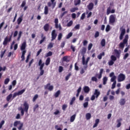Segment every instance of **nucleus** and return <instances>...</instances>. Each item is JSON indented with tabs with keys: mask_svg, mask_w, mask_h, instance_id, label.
<instances>
[{
	"mask_svg": "<svg viewBox=\"0 0 130 130\" xmlns=\"http://www.w3.org/2000/svg\"><path fill=\"white\" fill-rule=\"evenodd\" d=\"M117 122L118 124H117V127H120L121 126V121H122V118H120L117 120Z\"/></svg>",
	"mask_w": 130,
	"mask_h": 130,
	"instance_id": "nucleus-20",
	"label": "nucleus"
},
{
	"mask_svg": "<svg viewBox=\"0 0 130 130\" xmlns=\"http://www.w3.org/2000/svg\"><path fill=\"white\" fill-rule=\"evenodd\" d=\"M26 6V1H23L21 5V8H24Z\"/></svg>",
	"mask_w": 130,
	"mask_h": 130,
	"instance_id": "nucleus-57",
	"label": "nucleus"
},
{
	"mask_svg": "<svg viewBox=\"0 0 130 130\" xmlns=\"http://www.w3.org/2000/svg\"><path fill=\"white\" fill-rule=\"evenodd\" d=\"M109 22L111 24H113V23L115 22V15L112 14L110 15L109 17Z\"/></svg>",
	"mask_w": 130,
	"mask_h": 130,
	"instance_id": "nucleus-9",
	"label": "nucleus"
},
{
	"mask_svg": "<svg viewBox=\"0 0 130 130\" xmlns=\"http://www.w3.org/2000/svg\"><path fill=\"white\" fill-rule=\"evenodd\" d=\"M88 68V66H84L83 68H82L80 70V74L83 75V74H85V71H87V69Z\"/></svg>",
	"mask_w": 130,
	"mask_h": 130,
	"instance_id": "nucleus-13",
	"label": "nucleus"
},
{
	"mask_svg": "<svg viewBox=\"0 0 130 130\" xmlns=\"http://www.w3.org/2000/svg\"><path fill=\"white\" fill-rule=\"evenodd\" d=\"M70 56H65L62 58V61L63 62H70Z\"/></svg>",
	"mask_w": 130,
	"mask_h": 130,
	"instance_id": "nucleus-11",
	"label": "nucleus"
},
{
	"mask_svg": "<svg viewBox=\"0 0 130 130\" xmlns=\"http://www.w3.org/2000/svg\"><path fill=\"white\" fill-rule=\"evenodd\" d=\"M105 55V53L103 52L102 53H100L98 56V57L99 59H101L102 58V56H104Z\"/></svg>",
	"mask_w": 130,
	"mask_h": 130,
	"instance_id": "nucleus-29",
	"label": "nucleus"
},
{
	"mask_svg": "<svg viewBox=\"0 0 130 130\" xmlns=\"http://www.w3.org/2000/svg\"><path fill=\"white\" fill-rule=\"evenodd\" d=\"M25 54H26V50L22 51V55L21 56V61H24V60H25Z\"/></svg>",
	"mask_w": 130,
	"mask_h": 130,
	"instance_id": "nucleus-16",
	"label": "nucleus"
},
{
	"mask_svg": "<svg viewBox=\"0 0 130 130\" xmlns=\"http://www.w3.org/2000/svg\"><path fill=\"white\" fill-rule=\"evenodd\" d=\"M89 105V103L88 102H85L83 104V107L84 108H87V107H88V106Z\"/></svg>",
	"mask_w": 130,
	"mask_h": 130,
	"instance_id": "nucleus-53",
	"label": "nucleus"
},
{
	"mask_svg": "<svg viewBox=\"0 0 130 130\" xmlns=\"http://www.w3.org/2000/svg\"><path fill=\"white\" fill-rule=\"evenodd\" d=\"M78 63L76 62L75 63V71H78L79 70V67L77 65Z\"/></svg>",
	"mask_w": 130,
	"mask_h": 130,
	"instance_id": "nucleus-63",
	"label": "nucleus"
},
{
	"mask_svg": "<svg viewBox=\"0 0 130 130\" xmlns=\"http://www.w3.org/2000/svg\"><path fill=\"white\" fill-rule=\"evenodd\" d=\"M11 40H12V35L10 36L9 38L6 37L4 39V41L3 43V45H4V46H7V45H8V43H9V42H11Z\"/></svg>",
	"mask_w": 130,
	"mask_h": 130,
	"instance_id": "nucleus-3",
	"label": "nucleus"
},
{
	"mask_svg": "<svg viewBox=\"0 0 130 130\" xmlns=\"http://www.w3.org/2000/svg\"><path fill=\"white\" fill-rule=\"evenodd\" d=\"M31 56V55L30 54H28L26 57V59L25 60V62L28 63L29 61V59H30V56Z\"/></svg>",
	"mask_w": 130,
	"mask_h": 130,
	"instance_id": "nucleus-49",
	"label": "nucleus"
},
{
	"mask_svg": "<svg viewBox=\"0 0 130 130\" xmlns=\"http://www.w3.org/2000/svg\"><path fill=\"white\" fill-rule=\"evenodd\" d=\"M127 41H128V35H126L123 40V42H121L119 44V47H120V48H124V45L127 44Z\"/></svg>",
	"mask_w": 130,
	"mask_h": 130,
	"instance_id": "nucleus-1",
	"label": "nucleus"
},
{
	"mask_svg": "<svg viewBox=\"0 0 130 130\" xmlns=\"http://www.w3.org/2000/svg\"><path fill=\"white\" fill-rule=\"evenodd\" d=\"M25 91H26V89H23L20 91H19L17 92V93L18 94V96H20V95H22V94H23L25 92Z\"/></svg>",
	"mask_w": 130,
	"mask_h": 130,
	"instance_id": "nucleus-37",
	"label": "nucleus"
},
{
	"mask_svg": "<svg viewBox=\"0 0 130 130\" xmlns=\"http://www.w3.org/2000/svg\"><path fill=\"white\" fill-rule=\"evenodd\" d=\"M19 126L17 127L18 130H21L23 128V126H24V124L23 123H21L20 121H16L14 122V126L17 127V126L19 125Z\"/></svg>",
	"mask_w": 130,
	"mask_h": 130,
	"instance_id": "nucleus-2",
	"label": "nucleus"
},
{
	"mask_svg": "<svg viewBox=\"0 0 130 130\" xmlns=\"http://www.w3.org/2000/svg\"><path fill=\"white\" fill-rule=\"evenodd\" d=\"M76 114H74L72 115L70 118V122H74L75 121V119H76Z\"/></svg>",
	"mask_w": 130,
	"mask_h": 130,
	"instance_id": "nucleus-26",
	"label": "nucleus"
},
{
	"mask_svg": "<svg viewBox=\"0 0 130 130\" xmlns=\"http://www.w3.org/2000/svg\"><path fill=\"white\" fill-rule=\"evenodd\" d=\"M71 76H72V73H70L66 77V81H68L69 79H70Z\"/></svg>",
	"mask_w": 130,
	"mask_h": 130,
	"instance_id": "nucleus-44",
	"label": "nucleus"
},
{
	"mask_svg": "<svg viewBox=\"0 0 130 130\" xmlns=\"http://www.w3.org/2000/svg\"><path fill=\"white\" fill-rule=\"evenodd\" d=\"M67 108H68V105L64 104L62 106V110H63V111H64L66 110V109H67Z\"/></svg>",
	"mask_w": 130,
	"mask_h": 130,
	"instance_id": "nucleus-45",
	"label": "nucleus"
},
{
	"mask_svg": "<svg viewBox=\"0 0 130 130\" xmlns=\"http://www.w3.org/2000/svg\"><path fill=\"white\" fill-rule=\"evenodd\" d=\"M116 80V76H114L111 79V82H114Z\"/></svg>",
	"mask_w": 130,
	"mask_h": 130,
	"instance_id": "nucleus-62",
	"label": "nucleus"
},
{
	"mask_svg": "<svg viewBox=\"0 0 130 130\" xmlns=\"http://www.w3.org/2000/svg\"><path fill=\"white\" fill-rule=\"evenodd\" d=\"M78 10H79V8L78 7L73 8L71 9L70 12L71 13H75V11H78Z\"/></svg>",
	"mask_w": 130,
	"mask_h": 130,
	"instance_id": "nucleus-32",
	"label": "nucleus"
},
{
	"mask_svg": "<svg viewBox=\"0 0 130 130\" xmlns=\"http://www.w3.org/2000/svg\"><path fill=\"white\" fill-rule=\"evenodd\" d=\"M31 56V55L30 54H28L26 57V59L25 60V62L28 63L29 61V59H30V56Z\"/></svg>",
	"mask_w": 130,
	"mask_h": 130,
	"instance_id": "nucleus-50",
	"label": "nucleus"
},
{
	"mask_svg": "<svg viewBox=\"0 0 130 130\" xmlns=\"http://www.w3.org/2000/svg\"><path fill=\"white\" fill-rule=\"evenodd\" d=\"M44 30L47 32L49 30V24L47 23L44 26Z\"/></svg>",
	"mask_w": 130,
	"mask_h": 130,
	"instance_id": "nucleus-21",
	"label": "nucleus"
},
{
	"mask_svg": "<svg viewBox=\"0 0 130 130\" xmlns=\"http://www.w3.org/2000/svg\"><path fill=\"white\" fill-rule=\"evenodd\" d=\"M51 55H52V52L49 51L46 54L45 56L46 57H48L49 56H51Z\"/></svg>",
	"mask_w": 130,
	"mask_h": 130,
	"instance_id": "nucleus-43",
	"label": "nucleus"
},
{
	"mask_svg": "<svg viewBox=\"0 0 130 130\" xmlns=\"http://www.w3.org/2000/svg\"><path fill=\"white\" fill-rule=\"evenodd\" d=\"M6 50H5L4 51L1 52V54L0 55V56L1 58H3L4 57V55H5V53H6Z\"/></svg>",
	"mask_w": 130,
	"mask_h": 130,
	"instance_id": "nucleus-48",
	"label": "nucleus"
},
{
	"mask_svg": "<svg viewBox=\"0 0 130 130\" xmlns=\"http://www.w3.org/2000/svg\"><path fill=\"white\" fill-rule=\"evenodd\" d=\"M125 99H121L119 102L120 105H124L125 104Z\"/></svg>",
	"mask_w": 130,
	"mask_h": 130,
	"instance_id": "nucleus-25",
	"label": "nucleus"
},
{
	"mask_svg": "<svg viewBox=\"0 0 130 130\" xmlns=\"http://www.w3.org/2000/svg\"><path fill=\"white\" fill-rule=\"evenodd\" d=\"M83 90L84 93H88L89 92H90V87L87 86H85L83 87Z\"/></svg>",
	"mask_w": 130,
	"mask_h": 130,
	"instance_id": "nucleus-17",
	"label": "nucleus"
},
{
	"mask_svg": "<svg viewBox=\"0 0 130 130\" xmlns=\"http://www.w3.org/2000/svg\"><path fill=\"white\" fill-rule=\"evenodd\" d=\"M61 38H62V34L59 33L58 36V40H61Z\"/></svg>",
	"mask_w": 130,
	"mask_h": 130,
	"instance_id": "nucleus-55",
	"label": "nucleus"
},
{
	"mask_svg": "<svg viewBox=\"0 0 130 130\" xmlns=\"http://www.w3.org/2000/svg\"><path fill=\"white\" fill-rule=\"evenodd\" d=\"M108 64L110 66H113V64H114V61H112V60H110L108 62Z\"/></svg>",
	"mask_w": 130,
	"mask_h": 130,
	"instance_id": "nucleus-52",
	"label": "nucleus"
},
{
	"mask_svg": "<svg viewBox=\"0 0 130 130\" xmlns=\"http://www.w3.org/2000/svg\"><path fill=\"white\" fill-rule=\"evenodd\" d=\"M125 80V75L120 73L118 76V82H123Z\"/></svg>",
	"mask_w": 130,
	"mask_h": 130,
	"instance_id": "nucleus-5",
	"label": "nucleus"
},
{
	"mask_svg": "<svg viewBox=\"0 0 130 130\" xmlns=\"http://www.w3.org/2000/svg\"><path fill=\"white\" fill-rule=\"evenodd\" d=\"M113 7L112 6H109L108 8L107 9V15H109L110 14V11H111V9H113Z\"/></svg>",
	"mask_w": 130,
	"mask_h": 130,
	"instance_id": "nucleus-30",
	"label": "nucleus"
},
{
	"mask_svg": "<svg viewBox=\"0 0 130 130\" xmlns=\"http://www.w3.org/2000/svg\"><path fill=\"white\" fill-rule=\"evenodd\" d=\"M72 36H73V32H70L67 35L66 39H70Z\"/></svg>",
	"mask_w": 130,
	"mask_h": 130,
	"instance_id": "nucleus-36",
	"label": "nucleus"
},
{
	"mask_svg": "<svg viewBox=\"0 0 130 130\" xmlns=\"http://www.w3.org/2000/svg\"><path fill=\"white\" fill-rule=\"evenodd\" d=\"M22 21H23V17L20 16L17 19V24L18 25H20L21 23H22Z\"/></svg>",
	"mask_w": 130,
	"mask_h": 130,
	"instance_id": "nucleus-27",
	"label": "nucleus"
},
{
	"mask_svg": "<svg viewBox=\"0 0 130 130\" xmlns=\"http://www.w3.org/2000/svg\"><path fill=\"white\" fill-rule=\"evenodd\" d=\"M6 69H7V67L6 66L2 68V66H1L0 65V72H1L2 71H3V72H5V71H6Z\"/></svg>",
	"mask_w": 130,
	"mask_h": 130,
	"instance_id": "nucleus-54",
	"label": "nucleus"
},
{
	"mask_svg": "<svg viewBox=\"0 0 130 130\" xmlns=\"http://www.w3.org/2000/svg\"><path fill=\"white\" fill-rule=\"evenodd\" d=\"M12 98H13V94H12V93H10V94H9L6 98V100L7 102H11L12 100H13V99H12Z\"/></svg>",
	"mask_w": 130,
	"mask_h": 130,
	"instance_id": "nucleus-12",
	"label": "nucleus"
},
{
	"mask_svg": "<svg viewBox=\"0 0 130 130\" xmlns=\"http://www.w3.org/2000/svg\"><path fill=\"white\" fill-rule=\"evenodd\" d=\"M54 1H55V0H51L53 9H54V8L55 7V5H56V3L54 2Z\"/></svg>",
	"mask_w": 130,
	"mask_h": 130,
	"instance_id": "nucleus-42",
	"label": "nucleus"
},
{
	"mask_svg": "<svg viewBox=\"0 0 130 130\" xmlns=\"http://www.w3.org/2000/svg\"><path fill=\"white\" fill-rule=\"evenodd\" d=\"M82 64L83 66H88V63L89 62V61L90 60V57H88L86 58V60L85 61V56H83V57H82Z\"/></svg>",
	"mask_w": 130,
	"mask_h": 130,
	"instance_id": "nucleus-8",
	"label": "nucleus"
},
{
	"mask_svg": "<svg viewBox=\"0 0 130 130\" xmlns=\"http://www.w3.org/2000/svg\"><path fill=\"white\" fill-rule=\"evenodd\" d=\"M117 57H116L115 56L113 55H112L111 56V60H112L113 61H116V59H117Z\"/></svg>",
	"mask_w": 130,
	"mask_h": 130,
	"instance_id": "nucleus-38",
	"label": "nucleus"
},
{
	"mask_svg": "<svg viewBox=\"0 0 130 130\" xmlns=\"http://www.w3.org/2000/svg\"><path fill=\"white\" fill-rule=\"evenodd\" d=\"M26 42H23V43L22 44L20 49L21 50H25L26 49Z\"/></svg>",
	"mask_w": 130,
	"mask_h": 130,
	"instance_id": "nucleus-19",
	"label": "nucleus"
},
{
	"mask_svg": "<svg viewBox=\"0 0 130 130\" xmlns=\"http://www.w3.org/2000/svg\"><path fill=\"white\" fill-rule=\"evenodd\" d=\"M38 94H36L32 99V102H35L36 101V100L38 99Z\"/></svg>",
	"mask_w": 130,
	"mask_h": 130,
	"instance_id": "nucleus-41",
	"label": "nucleus"
},
{
	"mask_svg": "<svg viewBox=\"0 0 130 130\" xmlns=\"http://www.w3.org/2000/svg\"><path fill=\"white\" fill-rule=\"evenodd\" d=\"M63 71V67H62V66H59L58 69V72L62 73Z\"/></svg>",
	"mask_w": 130,
	"mask_h": 130,
	"instance_id": "nucleus-51",
	"label": "nucleus"
},
{
	"mask_svg": "<svg viewBox=\"0 0 130 130\" xmlns=\"http://www.w3.org/2000/svg\"><path fill=\"white\" fill-rule=\"evenodd\" d=\"M10 82V78H6L4 81V84L5 85H8L9 84V82Z\"/></svg>",
	"mask_w": 130,
	"mask_h": 130,
	"instance_id": "nucleus-40",
	"label": "nucleus"
},
{
	"mask_svg": "<svg viewBox=\"0 0 130 130\" xmlns=\"http://www.w3.org/2000/svg\"><path fill=\"white\" fill-rule=\"evenodd\" d=\"M93 8H94V4H93V3H89V5L87 6V8L90 11H91V10H93Z\"/></svg>",
	"mask_w": 130,
	"mask_h": 130,
	"instance_id": "nucleus-22",
	"label": "nucleus"
},
{
	"mask_svg": "<svg viewBox=\"0 0 130 130\" xmlns=\"http://www.w3.org/2000/svg\"><path fill=\"white\" fill-rule=\"evenodd\" d=\"M110 31V25H107L106 27V32H109Z\"/></svg>",
	"mask_w": 130,
	"mask_h": 130,
	"instance_id": "nucleus-46",
	"label": "nucleus"
},
{
	"mask_svg": "<svg viewBox=\"0 0 130 130\" xmlns=\"http://www.w3.org/2000/svg\"><path fill=\"white\" fill-rule=\"evenodd\" d=\"M39 107V105L38 104H36L34 107V112H35L36 111V109L38 108Z\"/></svg>",
	"mask_w": 130,
	"mask_h": 130,
	"instance_id": "nucleus-61",
	"label": "nucleus"
},
{
	"mask_svg": "<svg viewBox=\"0 0 130 130\" xmlns=\"http://www.w3.org/2000/svg\"><path fill=\"white\" fill-rule=\"evenodd\" d=\"M92 47H93V44H92V43L89 44L88 46V50H89V51L91 50Z\"/></svg>",
	"mask_w": 130,
	"mask_h": 130,
	"instance_id": "nucleus-47",
	"label": "nucleus"
},
{
	"mask_svg": "<svg viewBox=\"0 0 130 130\" xmlns=\"http://www.w3.org/2000/svg\"><path fill=\"white\" fill-rule=\"evenodd\" d=\"M81 4V0H77L76 2L75 3V6H78Z\"/></svg>",
	"mask_w": 130,
	"mask_h": 130,
	"instance_id": "nucleus-64",
	"label": "nucleus"
},
{
	"mask_svg": "<svg viewBox=\"0 0 130 130\" xmlns=\"http://www.w3.org/2000/svg\"><path fill=\"white\" fill-rule=\"evenodd\" d=\"M60 94V90H59L57 91L54 94V96L55 97V98H57V97H58Z\"/></svg>",
	"mask_w": 130,
	"mask_h": 130,
	"instance_id": "nucleus-35",
	"label": "nucleus"
},
{
	"mask_svg": "<svg viewBox=\"0 0 130 130\" xmlns=\"http://www.w3.org/2000/svg\"><path fill=\"white\" fill-rule=\"evenodd\" d=\"M53 47V43H50L48 45V48H52Z\"/></svg>",
	"mask_w": 130,
	"mask_h": 130,
	"instance_id": "nucleus-58",
	"label": "nucleus"
},
{
	"mask_svg": "<svg viewBox=\"0 0 130 130\" xmlns=\"http://www.w3.org/2000/svg\"><path fill=\"white\" fill-rule=\"evenodd\" d=\"M45 90L48 89L49 91H52L53 90V86L50 85V83H48L47 85L44 86Z\"/></svg>",
	"mask_w": 130,
	"mask_h": 130,
	"instance_id": "nucleus-10",
	"label": "nucleus"
},
{
	"mask_svg": "<svg viewBox=\"0 0 130 130\" xmlns=\"http://www.w3.org/2000/svg\"><path fill=\"white\" fill-rule=\"evenodd\" d=\"M114 52L116 55V57L119 58L120 57V51H119L117 49L114 50Z\"/></svg>",
	"mask_w": 130,
	"mask_h": 130,
	"instance_id": "nucleus-14",
	"label": "nucleus"
},
{
	"mask_svg": "<svg viewBox=\"0 0 130 130\" xmlns=\"http://www.w3.org/2000/svg\"><path fill=\"white\" fill-rule=\"evenodd\" d=\"M73 25V21H70L67 24V27H71Z\"/></svg>",
	"mask_w": 130,
	"mask_h": 130,
	"instance_id": "nucleus-60",
	"label": "nucleus"
},
{
	"mask_svg": "<svg viewBox=\"0 0 130 130\" xmlns=\"http://www.w3.org/2000/svg\"><path fill=\"white\" fill-rule=\"evenodd\" d=\"M120 30L121 31V33L119 36V39L120 40H122V39H123V37L124 36V34H125V28H123V27H120Z\"/></svg>",
	"mask_w": 130,
	"mask_h": 130,
	"instance_id": "nucleus-4",
	"label": "nucleus"
},
{
	"mask_svg": "<svg viewBox=\"0 0 130 130\" xmlns=\"http://www.w3.org/2000/svg\"><path fill=\"white\" fill-rule=\"evenodd\" d=\"M99 121H100V120L99 119H96L95 121V123L93 125V128H95V127H97L98 126V124L99 123Z\"/></svg>",
	"mask_w": 130,
	"mask_h": 130,
	"instance_id": "nucleus-23",
	"label": "nucleus"
},
{
	"mask_svg": "<svg viewBox=\"0 0 130 130\" xmlns=\"http://www.w3.org/2000/svg\"><path fill=\"white\" fill-rule=\"evenodd\" d=\"M75 101H76V97L74 96L72 99V100L70 103V105H73V104H74V102H75Z\"/></svg>",
	"mask_w": 130,
	"mask_h": 130,
	"instance_id": "nucleus-39",
	"label": "nucleus"
},
{
	"mask_svg": "<svg viewBox=\"0 0 130 130\" xmlns=\"http://www.w3.org/2000/svg\"><path fill=\"white\" fill-rule=\"evenodd\" d=\"M85 117L87 119V120H89V119H90L91 118V113H87L86 114Z\"/></svg>",
	"mask_w": 130,
	"mask_h": 130,
	"instance_id": "nucleus-28",
	"label": "nucleus"
},
{
	"mask_svg": "<svg viewBox=\"0 0 130 130\" xmlns=\"http://www.w3.org/2000/svg\"><path fill=\"white\" fill-rule=\"evenodd\" d=\"M23 106L25 112H26V113H28V110H29V104H28V102H27V101H24Z\"/></svg>",
	"mask_w": 130,
	"mask_h": 130,
	"instance_id": "nucleus-6",
	"label": "nucleus"
},
{
	"mask_svg": "<svg viewBox=\"0 0 130 130\" xmlns=\"http://www.w3.org/2000/svg\"><path fill=\"white\" fill-rule=\"evenodd\" d=\"M86 51H87V49H86V47H83L81 50V54L82 55V57L85 56V54H86Z\"/></svg>",
	"mask_w": 130,
	"mask_h": 130,
	"instance_id": "nucleus-18",
	"label": "nucleus"
},
{
	"mask_svg": "<svg viewBox=\"0 0 130 130\" xmlns=\"http://www.w3.org/2000/svg\"><path fill=\"white\" fill-rule=\"evenodd\" d=\"M108 79H107V77H105L103 78V85H106V84H107V80Z\"/></svg>",
	"mask_w": 130,
	"mask_h": 130,
	"instance_id": "nucleus-31",
	"label": "nucleus"
},
{
	"mask_svg": "<svg viewBox=\"0 0 130 130\" xmlns=\"http://www.w3.org/2000/svg\"><path fill=\"white\" fill-rule=\"evenodd\" d=\"M101 45L102 46V47H104L105 45H106V41L105 40V39H103L102 41H101Z\"/></svg>",
	"mask_w": 130,
	"mask_h": 130,
	"instance_id": "nucleus-24",
	"label": "nucleus"
},
{
	"mask_svg": "<svg viewBox=\"0 0 130 130\" xmlns=\"http://www.w3.org/2000/svg\"><path fill=\"white\" fill-rule=\"evenodd\" d=\"M44 14L45 15L48 14V7L47 6H45L44 8Z\"/></svg>",
	"mask_w": 130,
	"mask_h": 130,
	"instance_id": "nucleus-33",
	"label": "nucleus"
},
{
	"mask_svg": "<svg viewBox=\"0 0 130 130\" xmlns=\"http://www.w3.org/2000/svg\"><path fill=\"white\" fill-rule=\"evenodd\" d=\"M50 63V57H48L46 60L45 64L48 66Z\"/></svg>",
	"mask_w": 130,
	"mask_h": 130,
	"instance_id": "nucleus-34",
	"label": "nucleus"
},
{
	"mask_svg": "<svg viewBox=\"0 0 130 130\" xmlns=\"http://www.w3.org/2000/svg\"><path fill=\"white\" fill-rule=\"evenodd\" d=\"M86 17V14L85 13H83L80 17V20H84Z\"/></svg>",
	"mask_w": 130,
	"mask_h": 130,
	"instance_id": "nucleus-56",
	"label": "nucleus"
},
{
	"mask_svg": "<svg viewBox=\"0 0 130 130\" xmlns=\"http://www.w3.org/2000/svg\"><path fill=\"white\" fill-rule=\"evenodd\" d=\"M57 37V34H56V31L55 29L53 30L51 32V41H53V40H55Z\"/></svg>",
	"mask_w": 130,
	"mask_h": 130,
	"instance_id": "nucleus-7",
	"label": "nucleus"
},
{
	"mask_svg": "<svg viewBox=\"0 0 130 130\" xmlns=\"http://www.w3.org/2000/svg\"><path fill=\"white\" fill-rule=\"evenodd\" d=\"M60 113V112L58 110H56L55 112H54L55 115H57Z\"/></svg>",
	"mask_w": 130,
	"mask_h": 130,
	"instance_id": "nucleus-59",
	"label": "nucleus"
},
{
	"mask_svg": "<svg viewBox=\"0 0 130 130\" xmlns=\"http://www.w3.org/2000/svg\"><path fill=\"white\" fill-rule=\"evenodd\" d=\"M93 94L95 96V98L97 99L100 96V91L98 89H95Z\"/></svg>",
	"mask_w": 130,
	"mask_h": 130,
	"instance_id": "nucleus-15",
	"label": "nucleus"
}]
</instances>
